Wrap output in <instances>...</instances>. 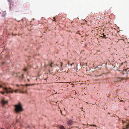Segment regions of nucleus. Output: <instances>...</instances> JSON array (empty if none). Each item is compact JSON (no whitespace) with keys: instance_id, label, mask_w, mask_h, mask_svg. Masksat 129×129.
Returning <instances> with one entry per match:
<instances>
[{"instance_id":"obj_1","label":"nucleus","mask_w":129,"mask_h":129,"mask_svg":"<svg viewBox=\"0 0 129 129\" xmlns=\"http://www.w3.org/2000/svg\"><path fill=\"white\" fill-rule=\"evenodd\" d=\"M15 111L16 113H18L23 111L22 107L21 104L19 103L18 105H15Z\"/></svg>"},{"instance_id":"obj_2","label":"nucleus","mask_w":129,"mask_h":129,"mask_svg":"<svg viewBox=\"0 0 129 129\" xmlns=\"http://www.w3.org/2000/svg\"><path fill=\"white\" fill-rule=\"evenodd\" d=\"M4 90L5 91V93L8 94L9 93H13V90L11 88L9 87V88L6 87L3 88Z\"/></svg>"},{"instance_id":"obj_3","label":"nucleus","mask_w":129,"mask_h":129,"mask_svg":"<svg viewBox=\"0 0 129 129\" xmlns=\"http://www.w3.org/2000/svg\"><path fill=\"white\" fill-rule=\"evenodd\" d=\"M20 72H19L18 73H17V77H18L19 78L20 80H22L24 78V74H22V76H20L19 75V74H20Z\"/></svg>"},{"instance_id":"obj_4","label":"nucleus","mask_w":129,"mask_h":129,"mask_svg":"<svg viewBox=\"0 0 129 129\" xmlns=\"http://www.w3.org/2000/svg\"><path fill=\"white\" fill-rule=\"evenodd\" d=\"M8 103V101H5L4 100H3L1 101V104L2 105V106L3 107L4 106V105L5 104H7Z\"/></svg>"},{"instance_id":"obj_5","label":"nucleus","mask_w":129,"mask_h":129,"mask_svg":"<svg viewBox=\"0 0 129 129\" xmlns=\"http://www.w3.org/2000/svg\"><path fill=\"white\" fill-rule=\"evenodd\" d=\"M73 122L71 120H70L68 121V125H71L73 124Z\"/></svg>"},{"instance_id":"obj_6","label":"nucleus","mask_w":129,"mask_h":129,"mask_svg":"<svg viewBox=\"0 0 129 129\" xmlns=\"http://www.w3.org/2000/svg\"><path fill=\"white\" fill-rule=\"evenodd\" d=\"M60 66H61V68L63 70V67H62L63 65V63L62 62H60Z\"/></svg>"},{"instance_id":"obj_7","label":"nucleus","mask_w":129,"mask_h":129,"mask_svg":"<svg viewBox=\"0 0 129 129\" xmlns=\"http://www.w3.org/2000/svg\"><path fill=\"white\" fill-rule=\"evenodd\" d=\"M35 84H26L25 85L26 86H31V85H33Z\"/></svg>"},{"instance_id":"obj_8","label":"nucleus","mask_w":129,"mask_h":129,"mask_svg":"<svg viewBox=\"0 0 129 129\" xmlns=\"http://www.w3.org/2000/svg\"><path fill=\"white\" fill-rule=\"evenodd\" d=\"M60 129H65L64 127L63 126H61L60 127Z\"/></svg>"},{"instance_id":"obj_9","label":"nucleus","mask_w":129,"mask_h":129,"mask_svg":"<svg viewBox=\"0 0 129 129\" xmlns=\"http://www.w3.org/2000/svg\"><path fill=\"white\" fill-rule=\"evenodd\" d=\"M126 128L127 129L129 128V124L126 125Z\"/></svg>"},{"instance_id":"obj_10","label":"nucleus","mask_w":129,"mask_h":129,"mask_svg":"<svg viewBox=\"0 0 129 129\" xmlns=\"http://www.w3.org/2000/svg\"><path fill=\"white\" fill-rule=\"evenodd\" d=\"M27 70V68H24V69H23V70L24 71H26Z\"/></svg>"},{"instance_id":"obj_11","label":"nucleus","mask_w":129,"mask_h":129,"mask_svg":"<svg viewBox=\"0 0 129 129\" xmlns=\"http://www.w3.org/2000/svg\"><path fill=\"white\" fill-rule=\"evenodd\" d=\"M0 93L3 94H4L5 93V92H3L1 91H0Z\"/></svg>"},{"instance_id":"obj_12","label":"nucleus","mask_w":129,"mask_h":129,"mask_svg":"<svg viewBox=\"0 0 129 129\" xmlns=\"http://www.w3.org/2000/svg\"><path fill=\"white\" fill-rule=\"evenodd\" d=\"M53 63L52 62H51V64H50V66L51 67H53V66L52 65V64H53Z\"/></svg>"},{"instance_id":"obj_13","label":"nucleus","mask_w":129,"mask_h":129,"mask_svg":"<svg viewBox=\"0 0 129 129\" xmlns=\"http://www.w3.org/2000/svg\"><path fill=\"white\" fill-rule=\"evenodd\" d=\"M102 35H103V37L104 38H106V35H105L104 34V33H103V34H102Z\"/></svg>"},{"instance_id":"obj_14","label":"nucleus","mask_w":129,"mask_h":129,"mask_svg":"<svg viewBox=\"0 0 129 129\" xmlns=\"http://www.w3.org/2000/svg\"><path fill=\"white\" fill-rule=\"evenodd\" d=\"M8 1L10 3V4H11V0H8Z\"/></svg>"},{"instance_id":"obj_15","label":"nucleus","mask_w":129,"mask_h":129,"mask_svg":"<svg viewBox=\"0 0 129 129\" xmlns=\"http://www.w3.org/2000/svg\"><path fill=\"white\" fill-rule=\"evenodd\" d=\"M54 21H56V19H55V17H54Z\"/></svg>"},{"instance_id":"obj_16","label":"nucleus","mask_w":129,"mask_h":129,"mask_svg":"<svg viewBox=\"0 0 129 129\" xmlns=\"http://www.w3.org/2000/svg\"><path fill=\"white\" fill-rule=\"evenodd\" d=\"M17 91H18V90H15L14 91L15 92H17Z\"/></svg>"},{"instance_id":"obj_17","label":"nucleus","mask_w":129,"mask_h":129,"mask_svg":"<svg viewBox=\"0 0 129 129\" xmlns=\"http://www.w3.org/2000/svg\"><path fill=\"white\" fill-rule=\"evenodd\" d=\"M93 126H95V127H96V126L95 125H93Z\"/></svg>"},{"instance_id":"obj_18","label":"nucleus","mask_w":129,"mask_h":129,"mask_svg":"<svg viewBox=\"0 0 129 129\" xmlns=\"http://www.w3.org/2000/svg\"><path fill=\"white\" fill-rule=\"evenodd\" d=\"M16 86H18V87H19V85H18V84H17L16 85Z\"/></svg>"},{"instance_id":"obj_19","label":"nucleus","mask_w":129,"mask_h":129,"mask_svg":"<svg viewBox=\"0 0 129 129\" xmlns=\"http://www.w3.org/2000/svg\"><path fill=\"white\" fill-rule=\"evenodd\" d=\"M68 64L69 65L70 64V62H69V61L68 63Z\"/></svg>"},{"instance_id":"obj_20","label":"nucleus","mask_w":129,"mask_h":129,"mask_svg":"<svg viewBox=\"0 0 129 129\" xmlns=\"http://www.w3.org/2000/svg\"><path fill=\"white\" fill-rule=\"evenodd\" d=\"M4 63H5V62H3L2 63V64H4Z\"/></svg>"},{"instance_id":"obj_21","label":"nucleus","mask_w":129,"mask_h":129,"mask_svg":"<svg viewBox=\"0 0 129 129\" xmlns=\"http://www.w3.org/2000/svg\"><path fill=\"white\" fill-rule=\"evenodd\" d=\"M2 85H0V88H2Z\"/></svg>"},{"instance_id":"obj_22","label":"nucleus","mask_w":129,"mask_h":129,"mask_svg":"<svg viewBox=\"0 0 129 129\" xmlns=\"http://www.w3.org/2000/svg\"><path fill=\"white\" fill-rule=\"evenodd\" d=\"M74 64V63H73L72 64H70V65H71V66H72V65L73 64Z\"/></svg>"},{"instance_id":"obj_23","label":"nucleus","mask_w":129,"mask_h":129,"mask_svg":"<svg viewBox=\"0 0 129 129\" xmlns=\"http://www.w3.org/2000/svg\"><path fill=\"white\" fill-rule=\"evenodd\" d=\"M27 80H28V81H29H29H30L29 80V79H27Z\"/></svg>"},{"instance_id":"obj_24","label":"nucleus","mask_w":129,"mask_h":129,"mask_svg":"<svg viewBox=\"0 0 129 129\" xmlns=\"http://www.w3.org/2000/svg\"><path fill=\"white\" fill-rule=\"evenodd\" d=\"M90 126H93V125H90Z\"/></svg>"},{"instance_id":"obj_25","label":"nucleus","mask_w":129,"mask_h":129,"mask_svg":"<svg viewBox=\"0 0 129 129\" xmlns=\"http://www.w3.org/2000/svg\"><path fill=\"white\" fill-rule=\"evenodd\" d=\"M22 93H24V92H22Z\"/></svg>"},{"instance_id":"obj_26","label":"nucleus","mask_w":129,"mask_h":129,"mask_svg":"<svg viewBox=\"0 0 129 129\" xmlns=\"http://www.w3.org/2000/svg\"><path fill=\"white\" fill-rule=\"evenodd\" d=\"M22 85V86H24V85Z\"/></svg>"},{"instance_id":"obj_27","label":"nucleus","mask_w":129,"mask_h":129,"mask_svg":"<svg viewBox=\"0 0 129 129\" xmlns=\"http://www.w3.org/2000/svg\"><path fill=\"white\" fill-rule=\"evenodd\" d=\"M123 122V123H124V122Z\"/></svg>"},{"instance_id":"obj_28","label":"nucleus","mask_w":129,"mask_h":129,"mask_svg":"<svg viewBox=\"0 0 129 129\" xmlns=\"http://www.w3.org/2000/svg\"><path fill=\"white\" fill-rule=\"evenodd\" d=\"M108 114H110V113H108Z\"/></svg>"},{"instance_id":"obj_29","label":"nucleus","mask_w":129,"mask_h":129,"mask_svg":"<svg viewBox=\"0 0 129 129\" xmlns=\"http://www.w3.org/2000/svg\"><path fill=\"white\" fill-rule=\"evenodd\" d=\"M127 70L126 69V71Z\"/></svg>"}]
</instances>
